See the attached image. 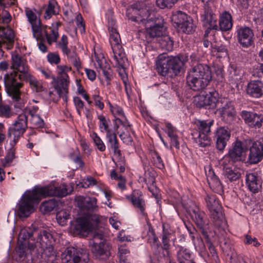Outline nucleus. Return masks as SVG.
Here are the masks:
<instances>
[{"label": "nucleus", "mask_w": 263, "mask_h": 263, "mask_svg": "<svg viewBox=\"0 0 263 263\" xmlns=\"http://www.w3.org/2000/svg\"><path fill=\"white\" fill-rule=\"evenodd\" d=\"M179 28L184 32L190 33L195 30V26L193 23L192 20L189 16Z\"/></svg>", "instance_id": "50"}, {"label": "nucleus", "mask_w": 263, "mask_h": 263, "mask_svg": "<svg viewBox=\"0 0 263 263\" xmlns=\"http://www.w3.org/2000/svg\"><path fill=\"white\" fill-rule=\"evenodd\" d=\"M231 136L230 130L224 127L218 128L216 132V148L220 151H222Z\"/></svg>", "instance_id": "29"}, {"label": "nucleus", "mask_w": 263, "mask_h": 263, "mask_svg": "<svg viewBox=\"0 0 263 263\" xmlns=\"http://www.w3.org/2000/svg\"><path fill=\"white\" fill-rule=\"evenodd\" d=\"M54 88L59 97H62L65 101L68 93L70 83L69 78L57 77L53 78Z\"/></svg>", "instance_id": "28"}, {"label": "nucleus", "mask_w": 263, "mask_h": 263, "mask_svg": "<svg viewBox=\"0 0 263 263\" xmlns=\"http://www.w3.org/2000/svg\"><path fill=\"white\" fill-rule=\"evenodd\" d=\"M58 72L57 77L69 78L67 72L71 70V67L67 65L57 66Z\"/></svg>", "instance_id": "57"}, {"label": "nucleus", "mask_w": 263, "mask_h": 263, "mask_svg": "<svg viewBox=\"0 0 263 263\" xmlns=\"http://www.w3.org/2000/svg\"><path fill=\"white\" fill-rule=\"evenodd\" d=\"M128 11H129L128 13L131 12L132 13L130 19L133 21L145 24H149L150 22L152 21V17H151V14L146 7L137 9L134 6Z\"/></svg>", "instance_id": "21"}, {"label": "nucleus", "mask_w": 263, "mask_h": 263, "mask_svg": "<svg viewBox=\"0 0 263 263\" xmlns=\"http://www.w3.org/2000/svg\"><path fill=\"white\" fill-rule=\"evenodd\" d=\"M187 57L179 54L176 56H168L166 54H161L157 57L156 69L159 74L165 77L170 73L177 75L183 70Z\"/></svg>", "instance_id": "1"}, {"label": "nucleus", "mask_w": 263, "mask_h": 263, "mask_svg": "<svg viewBox=\"0 0 263 263\" xmlns=\"http://www.w3.org/2000/svg\"><path fill=\"white\" fill-rule=\"evenodd\" d=\"M160 46L163 49L171 51L173 48L174 42L169 36L165 35L159 39Z\"/></svg>", "instance_id": "45"}, {"label": "nucleus", "mask_w": 263, "mask_h": 263, "mask_svg": "<svg viewBox=\"0 0 263 263\" xmlns=\"http://www.w3.org/2000/svg\"><path fill=\"white\" fill-rule=\"evenodd\" d=\"M19 74L15 71H11L5 74L4 81L5 87L8 95L11 97L14 101L16 102L21 100L20 89L23 86L24 79L18 77Z\"/></svg>", "instance_id": "6"}, {"label": "nucleus", "mask_w": 263, "mask_h": 263, "mask_svg": "<svg viewBox=\"0 0 263 263\" xmlns=\"http://www.w3.org/2000/svg\"><path fill=\"white\" fill-rule=\"evenodd\" d=\"M57 205V201L54 199H52L44 201L42 203L40 209L41 211L45 214L51 212Z\"/></svg>", "instance_id": "47"}, {"label": "nucleus", "mask_w": 263, "mask_h": 263, "mask_svg": "<svg viewBox=\"0 0 263 263\" xmlns=\"http://www.w3.org/2000/svg\"><path fill=\"white\" fill-rule=\"evenodd\" d=\"M228 160L226 159L221 162L223 175L231 182L236 181L240 177L241 173L238 168L234 166V163L229 162Z\"/></svg>", "instance_id": "26"}, {"label": "nucleus", "mask_w": 263, "mask_h": 263, "mask_svg": "<svg viewBox=\"0 0 263 263\" xmlns=\"http://www.w3.org/2000/svg\"><path fill=\"white\" fill-rule=\"evenodd\" d=\"M43 251L40 254L36 250V254L33 253V256L31 257L32 263H42L45 261L47 263H53L56 259V252L53 249V245L47 248H41Z\"/></svg>", "instance_id": "18"}, {"label": "nucleus", "mask_w": 263, "mask_h": 263, "mask_svg": "<svg viewBox=\"0 0 263 263\" xmlns=\"http://www.w3.org/2000/svg\"><path fill=\"white\" fill-rule=\"evenodd\" d=\"M194 101L197 107H204L208 108V102L206 98V95H201L197 96Z\"/></svg>", "instance_id": "54"}, {"label": "nucleus", "mask_w": 263, "mask_h": 263, "mask_svg": "<svg viewBox=\"0 0 263 263\" xmlns=\"http://www.w3.org/2000/svg\"><path fill=\"white\" fill-rule=\"evenodd\" d=\"M212 53L213 55L219 58L226 57L228 55L227 49L226 46L222 45L212 47Z\"/></svg>", "instance_id": "48"}, {"label": "nucleus", "mask_w": 263, "mask_h": 263, "mask_svg": "<svg viewBox=\"0 0 263 263\" xmlns=\"http://www.w3.org/2000/svg\"><path fill=\"white\" fill-rule=\"evenodd\" d=\"M91 137L92 138L95 145L97 146L98 149L101 152H104L105 150V145L104 144L103 141L98 136L97 133H93L91 135Z\"/></svg>", "instance_id": "55"}, {"label": "nucleus", "mask_w": 263, "mask_h": 263, "mask_svg": "<svg viewBox=\"0 0 263 263\" xmlns=\"http://www.w3.org/2000/svg\"><path fill=\"white\" fill-rule=\"evenodd\" d=\"M66 54L77 69H79L81 67L80 59L74 51L71 52L70 50L69 52Z\"/></svg>", "instance_id": "53"}, {"label": "nucleus", "mask_w": 263, "mask_h": 263, "mask_svg": "<svg viewBox=\"0 0 263 263\" xmlns=\"http://www.w3.org/2000/svg\"><path fill=\"white\" fill-rule=\"evenodd\" d=\"M30 122L35 127H41L44 125L43 120L38 115H32V118L30 119Z\"/></svg>", "instance_id": "60"}, {"label": "nucleus", "mask_w": 263, "mask_h": 263, "mask_svg": "<svg viewBox=\"0 0 263 263\" xmlns=\"http://www.w3.org/2000/svg\"><path fill=\"white\" fill-rule=\"evenodd\" d=\"M119 136L123 142L127 145H132L133 140L131 136L126 134L124 132L120 134Z\"/></svg>", "instance_id": "64"}, {"label": "nucleus", "mask_w": 263, "mask_h": 263, "mask_svg": "<svg viewBox=\"0 0 263 263\" xmlns=\"http://www.w3.org/2000/svg\"><path fill=\"white\" fill-rule=\"evenodd\" d=\"M152 161L154 165L159 169H163L164 167L163 161L157 152L152 153Z\"/></svg>", "instance_id": "56"}, {"label": "nucleus", "mask_w": 263, "mask_h": 263, "mask_svg": "<svg viewBox=\"0 0 263 263\" xmlns=\"http://www.w3.org/2000/svg\"><path fill=\"white\" fill-rule=\"evenodd\" d=\"M63 263H88L89 255L82 249L68 247L61 254Z\"/></svg>", "instance_id": "10"}, {"label": "nucleus", "mask_w": 263, "mask_h": 263, "mask_svg": "<svg viewBox=\"0 0 263 263\" xmlns=\"http://www.w3.org/2000/svg\"><path fill=\"white\" fill-rule=\"evenodd\" d=\"M99 120V127L102 132H103V129L109 126L110 123L109 120L106 119L105 117L102 115L98 116Z\"/></svg>", "instance_id": "62"}, {"label": "nucleus", "mask_w": 263, "mask_h": 263, "mask_svg": "<svg viewBox=\"0 0 263 263\" xmlns=\"http://www.w3.org/2000/svg\"><path fill=\"white\" fill-rule=\"evenodd\" d=\"M213 123V120H199L197 122L199 135L195 138V141L200 147H205L210 145L211 138L209 134L211 132V127Z\"/></svg>", "instance_id": "12"}, {"label": "nucleus", "mask_w": 263, "mask_h": 263, "mask_svg": "<svg viewBox=\"0 0 263 263\" xmlns=\"http://www.w3.org/2000/svg\"><path fill=\"white\" fill-rule=\"evenodd\" d=\"M37 234V229L33 227H26L22 229L18 235V240H35V237Z\"/></svg>", "instance_id": "39"}, {"label": "nucleus", "mask_w": 263, "mask_h": 263, "mask_svg": "<svg viewBox=\"0 0 263 263\" xmlns=\"http://www.w3.org/2000/svg\"><path fill=\"white\" fill-rule=\"evenodd\" d=\"M24 81L28 82L32 88L36 92H40L43 90V86L41 83L38 81L31 73L26 78H24Z\"/></svg>", "instance_id": "46"}, {"label": "nucleus", "mask_w": 263, "mask_h": 263, "mask_svg": "<svg viewBox=\"0 0 263 263\" xmlns=\"http://www.w3.org/2000/svg\"><path fill=\"white\" fill-rule=\"evenodd\" d=\"M246 151V148L245 146V140L243 141L237 140L233 145L232 147L229 149V153L222 159V160L228 159V161L232 163H235L240 161L242 160V154Z\"/></svg>", "instance_id": "17"}, {"label": "nucleus", "mask_w": 263, "mask_h": 263, "mask_svg": "<svg viewBox=\"0 0 263 263\" xmlns=\"http://www.w3.org/2000/svg\"><path fill=\"white\" fill-rule=\"evenodd\" d=\"M204 4L203 13L201 14V21L203 25L210 29L218 30L216 15L212 12L208 5Z\"/></svg>", "instance_id": "27"}, {"label": "nucleus", "mask_w": 263, "mask_h": 263, "mask_svg": "<svg viewBox=\"0 0 263 263\" xmlns=\"http://www.w3.org/2000/svg\"><path fill=\"white\" fill-rule=\"evenodd\" d=\"M45 35L46 36L47 43L51 45L53 42H56L59 37L58 29L57 27H54V25L52 24L51 27H48L46 25H41V30L39 33L33 34L37 40Z\"/></svg>", "instance_id": "24"}, {"label": "nucleus", "mask_w": 263, "mask_h": 263, "mask_svg": "<svg viewBox=\"0 0 263 263\" xmlns=\"http://www.w3.org/2000/svg\"><path fill=\"white\" fill-rule=\"evenodd\" d=\"M217 108L222 119L227 123H231L234 120L236 116L234 106L227 99L220 98Z\"/></svg>", "instance_id": "16"}, {"label": "nucleus", "mask_w": 263, "mask_h": 263, "mask_svg": "<svg viewBox=\"0 0 263 263\" xmlns=\"http://www.w3.org/2000/svg\"><path fill=\"white\" fill-rule=\"evenodd\" d=\"M42 11L44 12V18L48 20L59 13L60 7L56 0H49L47 4L43 6Z\"/></svg>", "instance_id": "33"}, {"label": "nucleus", "mask_w": 263, "mask_h": 263, "mask_svg": "<svg viewBox=\"0 0 263 263\" xmlns=\"http://www.w3.org/2000/svg\"><path fill=\"white\" fill-rule=\"evenodd\" d=\"M238 43L243 47L251 46L254 43L253 30L247 26H238L236 31Z\"/></svg>", "instance_id": "19"}, {"label": "nucleus", "mask_w": 263, "mask_h": 263, "mask_svg": "<svg viewBox=\"0 0 263 263\" xmlns=\"http://www.w3.org/2000/svg\"><path fill=\"white\" fill-rule=\"evenodd\" d=\"M246 92L253 98H260L263 95V83L260 80L251 81L247 85Z\"/></svg>", "instance_id": "32"}, {"label": "nucleus", "mask_w": 263, "mask_h": 263, "mask_svg": "<svg viewBox=\"0 0 263 263\" xmlns=\"http://www.w3.org/2000/svg\"><path fill=\"white\" fill-rule=\"evenodd\" d=\"M211 219L215 228L224 229L226 221L223 217L221 206L215 195H208L205 198Z\"/></svg>", "instance_id": "5"}, {"label": "nucleus", "mask_w": 263, "mask_h": 263, "mask_svg": "<svg viewBox=\"0 0 263 263\" xmlns=\"http://www.w3.org/2000/svg\"><path fill=\"white\" fill-rule=\"evenodd\" d=\"M47 58L48 61L51 64H58L61 60L59 54L54 53H49Z\"/></svg>", "instance_id": "61"}, {"label": "nucleus", "mask_w": 263, "mask_h": 263, "mask_svg": "<svg viewBox=\"0 0 263 263\" xmlns=\"http://www.w3.org/2000/svg\"><path fill=\"white\" fill-rule=\"evenodd\" d=\"M188 17L185 13L178 11L173 14L172 21L176 24L177 27L179 28Z\"/></svg>", "instance_id": "44"}, {"label": "nucleus", "mask_w": 263, "mask_h": 263, "mask_svg": "<svg viewBox=\"0 0 263 263\" xmlns=\"http://www.w3.org/2000/svg\"><path fill=\"white\" fill-rule=\"evenodd\" d=\"M38 189L35 188L31 192L26 193L20 201L17 214L21 217H27L34 211V204H37L42 199L38 193Z\"/></svg>", "instance_id": "7"}, {"label": "nucleus", "mask_w": 263, "mask_h": 263, "mask_svg": "<svg viewBox=\"0 0 263 263\" xmlns=\"http://www.w3.org/2000/svg\"><path fill=\"white\" fill-rule=\"evenodd\" d=\"M76 201L78 206L84 214L94 211L97 208V199L95 197L79 196L76 197Z\"/></svg>", "instance_id": "25"}, {"label": "nucleus", "mask_w": 263, "mask_h": 263, "mask_svg": "<svg viewBox=\"0 0 263 263\" xmlns=\"http://www.w3.org/2000/svg\"><path fill=\"white\" fill-rule=\"evenodd\" d=\"M4 34L7 42V46L8 49H11L12 48L14 45V32L13 31L9 28L5 29Z\"/></svg>", "instance_id": "49"}, {"label": "nucleus", "mask_w": 263, "mask_h": 263, "mask_svg": "<svg viewBox=\"0 0 263 263\" xmlns=\"http://www.w3.org/2000/svg\"><path fill=\"white\" fill-rule=\"evenodd\" d=\"M210 67L206 64H198L192 68L186 76V84L194 91L205 88L212 79Z\"/></svg>", "instance_id": "2"}, {"label": "nucleus", "mask_w": 263, "mask_h": 263, "mask_svg": "<svg viewBox=\"0 0 263 263\" xmlns=\"http://www.w3.org/2000/svg\"><path fill=\"white\" fill-rule=\"evenodd\" d=\"M95 63L99 71H102L106 80V86L110 84V81L112 79V71L110 66L106 61L102 54H95Z\"/></svg>", "instance_id": "22"}, {"label": "nucleus", "mask_w": 263, "mask_h": 263, "mask_svg": "<svg viewBox=\"0 0 263 263\" xmlns=\"http://www.w3.org/2000/svg\"><path fill=\"white\" fill-rule=\"evenodd\" d=\"M206 98L207 99L208 108L214 109L218 106V103L220 102V98H219L218 93L216 91L210 92L206 93Z\"/></svg>", "instance_id": "42"}, {"label": "nucleus", "mask_w": 263, "mask_h": 263, "mask_svg": "<svg viewBox=\"0 0 263 263\" xmlns=\"http://www.w3.org/2000/svg\"><path fill=\"white\" fill-rule=\"evenodd\" d=\"M178 0H156V3L158 7L161 9L171 8Z\"/></svg>", "instance_id": "51"}, {"label": "nucleus", "mask_w": 263, "mask_h": 263, "mask_svg": "<svg viewBox=\"0 0 263 263\" xmlns=\"http://www.w3.org/2000/svg\"><path fill=\"white\" fill-rule=\"evenodd\" d=\"M145 27L147 28V33L152 37L160 36L163 31V21L161 22L155 23L154 25L152 26L149 24H146Z\"/></svg>", "instance_id": "41"}, {"label": "nucleus", "mask_w": 263, "mask_h": 263, "mask_svg": "<svg viewBox=\"0 0 263 263\" xmlns=\"http://www.w3.org/2000/svg\"><path fill=\"white\" fill-rule=\"evenodd\" d=\"M107 144L113 151L115 157L119 161L123 162L124 157H122L121 151L119 149V143L118 142L116 134L106 137Z\"/></svg>", "instance_id": "37"}, {"label": "nucleus", "mask_w": 263, "mask_h": 263, "mask_svg": "<svg viewBox=\"0 0 263 263\" xmlns=\"http://www.w3.org/2000/svg\"><path fill=\"white\" fill-rule=\"evenodd\" d=\"M163 234H162V243L163 247L160 248V250H162L163 256L168 257L170 255L168 251L170 245V238L173 234V231L171 229L170 225L167 223H163Z\"/></svg>", "instance_id": "31"}, {"label": "nucleus", "mask_w": 263, "mask_h": 263, "mask_svg": "<svg viewBox=\"0 0 263 263\" xmlns=\"http://www.w3.org/2000/svg\"><path fill=\"white\" fill-rule=\"evenodd\" d=\"M11 69L13 70L12 71L19 74L18 77L20 79L26 78L30 74L26 59L16 52L12 54Z\"/></svg>", "instance_id": "13"}, {"label": "nucleus", "mask_w": 263, "mask_h": 263, "mask_svg": "<svg viewBox=\"0 0 263 263\" xmlns=\"http://www.w3.org/2000/svg\"><path fill=\"white\" fill-rule=\"evenodd\" d=\"M37 192L40 194L42 198L48 196L64 197L68 194V190L64 185L57 187L53 185H48L37 187Z\"/></svg>", "instance_id": "23"}, {"label": "nucleus", "mask_w": 263, "mask_h": 263, "mask_svg": "<svg viewBox=\"0 0 263 263\" xmlns=\"http://www.w3.org/2000/svg\"><path fill=\"white\" fill-rule=\"evenodd\" d=\"M177 260L178 263H194L192 259V254L190 251L181 246L178 247Z\"/></svg>", "instance_id": "40"}, {"label": "nucleus", "mask_w": 263, "mask_h": 263, "mask_svg": "<svg viewBox=\"0 0 263 263\" xmlns=\"http://www.w3.org/2000/svg\"><path fill=\"white\" fill-rule=\"evenodd\" d=\"M190 215L193 221L200 230L202 235L206 239L209 250L212 256L214 259L217 258L216 250L212 243L209 241L208 233L210 230V226L205 214L201 211L198 207L195 206L190 210Z\"/></svg>", "instance_id": "3"}, {"label": "nucleus", "mask_w": 263, "mask_h": 263, "mask_svg": "<svg viewBox=\"0 0 263 263\" xmlns=\"http://www.w3.org/2000/svg\"><path fill=\"white\" fill-rule=\"evenodd\" d=\"M25 12L28 22L31 25L33 34L39 33L41 24L40 21L37 19L36 14L29 8H26Z\"/></svg>", "instance_id": "38"}, {"label": "nucleus", "mask_w": 263, "mask_h": 263, "mask_svg": "<svg viewBox=\"0 0 263 263\" xmlns=\"http://www.w3.org/2000/svg\"><path fill=\"white\" fill-rule=\"evenodd\" d=\"M218 29L222 31L231 30L233 27V20L231 14L228 11L223 12L220 15Z\"/></svg>", "instance_id": "36"}, {"label": "nucleus", "mask_w": 263, "mask_h": 263, "mask_svg": "<svg viewBox=\"0 0 263 263\" xmlns=\"http://www.w3.org/2000/svg\"><path fill=\"white\" fill-rule=\"evenodd\" d=\"M246 183L249 190L253 193H258L262 187L261 178L256 173L246 175Z\"/></svg>", "instance_id": "30"}, {"label": "nucleus", "mask_w": 263, "mask_h": 263, "mask_svg": "<svg viewBox=\"0 0 263 263\" xmlns=\"http://www.w3.org/2000/svg\"><path fill=\"white\" fill-rule=\"evenodd\" d=\"M36 240L35 243L29 242V249L32 251V253L36 254L35 248H47L53 245L54 240L51 232L48 230H39L37 229V234H36Z\"/></svg>", "instance_id": "14"}, {"label": "nucleus", "mask_w": 263, "mask_h": 263, "mask_svg": "<svg viewBox=\"0 0 263 263\" xmlns=\"http://www.w3.org/2000/svg\"><path fill=\"white\" fill-rule=\"evenodd\" d=\"M73 102H74V105L76 107L77 112H78L79 115L81 116V110L84 107V102L78 97H76L73 98Z\"/></svg>", "instance_id": "63"}, {"label": "nucleus", "mask_w": 263, "mask_h": 263, "mask_svg": "<svg viewBox=\"0 0 263 263\" xmlns=\"http://www.w3.org/2000/svg\"><path fill=\"white\" fill-rule=\"evenodd\" d=\"M109 42L113 53V58L116 62V65L123 69L124 71V66L127 61L125 53L121 45L120 35L118 30L109 31Z\"/></svg>", "instance_id": "8"}, {"label": "nucleus", "mask_w": 263, "mask_h": 263, "mask_svg": "<svg viewBox=\"0 0 263 263\" xmlns=\"http://www.w3.org/2000/svg\"><path fill=\"white\" fill-rule=\"evenodd\" d=\"M143 179L147 186L153 184H155V178L154 175L151 172H145L144 177Z\"/></svg>", "instance_id": "59"}, {"label": "nucleus", "mask_w": 263, "mask_h": 263, "mask_svg": "<svg viewBox=\"0 0 263 263\" xmlns=\"http://www.w3.org/2000/svg\"><path fill=\"white\" fill-rule=\"evenodd\" d=\"M68 37L66 35H63L60 41L58 43V46L60 48L64 54H68L70 50L68 48Z\"/></svg>", "instance_id": "52"}, {"label": "nucleus", "mask_w": 263, "mask_h": 263, "mask_svg": "<svg viewBox=\"0 0 263 263\" xmlns=\"http://www.w3.org/2000/svg\"><path fill=\"white\" fill-rule=\"evenodd\" d=\"M141 193L138 191H135L133 194L128 198L132 203L134 206L139 209L142 215H145L146 213H145V201L141 197Z\"/></svg>", "instance_id": "35"}, {"label": "nucleus", "mask_w": 263, "mask_h": 263, "mask_svg": "<svg viewBox=\"0 0 263 263\" xmlns=\"http://www.w3.org/2000/svg\"><path fill=\"white\" fill-rule=\"evenodd\" d=\"M0 102V116L9 118L11 114V109L9 105H4Z\"/></svg>", "instance_id": "58"}, {"label": "nucleus", "mask_w": 263, "mask_h": 263, "mask_svg": "<svg viewBox=\"0 0 263 263\" xmlns=\"http://www.w3.org/2000/svg\"><path fill=\"white\" fill-rule=\"evenodd\" d=\"M246 151L249 150L248 160L251 164H256L263 159V138L257 141L245 140Z\"/></svg>", "instance_id": "11"}, {"label": "nucleus", "mask_w": 263, "mask_h": 263, "mask_svg": "<svg viewBox=\"0 0 263 263\" xmlns=\"http://www.w3.org/2000/svg\"><path fill=\"white\" fill-rule=\"evenodd\" d=\"M148 231L147 234V241L149 242L152 247L155 249L159 248V240L158 238L156 237L154 230L153 229L151 224L148 223Z\"/></svg>", "instance_id": "43"}, {"label": "nucleus", "mask_w": 263, "mask_h": 263, "mask_svg": "<svg viewBox=\"0 0 263 263\" xmlns=\"http://www.w3.org/2000/svg\"><path fill=\"white\" fill-rule=\"evenodd\" d=\"M27 117L25 114L18 115L12 126L9 129V137H12L15 140L16 138L22 136L27 128Z\"/></svg>", "instance_id": "15"}, {"label": "nucleus", "mask_w": 263, "mask_h": 263, "mask_svg": "<svg viewBox=\"0 0 263 263\" xmlns=\"http://www.w3.org/2000/svg\"><path fill=\"white\" fill-rule=\"evenodd\" d=\"M103 219L102 216L97 214L88 213L86 216L77 219L75 229L80 234L85 235V233L98 226Z\"/></svg>", "instance_id": "9"}, {"label": "nucleus", "mask_w": 263, "mask_h": 263, "mask_svg": "<svg viewBox=\"0 0 263 263\" xmlns=\"http://www.w3.org/2000/svg\"><path fill=\"white\" fill-rule=\"evenodd\" d=\"M206 178L210 187L215 192L220 193L223 191V186L212 170H210L206 174Z\"/></svg>", "instance_id": "34"}, {"label": "nucleus", "mask_w": 263, "mask_h": 263, "mask_svg": "<svg viewBox=\"0 0 263 263\" xmlns=\"http://www.w3.org/2000/svg\"><path fill=\"white\" fill-rule=\"evenodd\" d=\"M242 119L250 127L259 128L263 124V115L252 111L242 110L240 113Z\"/></svg>", "instance_id": "20"}, {"label": "nucleus", "mask_w": 263, "mask_h": 263, "mask_svg": "<svg viewBox=\"0 0 263 263\" xmlns=\"http://www.w3.org/2000/svg\"><path fill=\"white\" fill-rule=\"evenodd\" d=\"M89 245L92 253L97 259L105 261L111 255V246L104 239V235L101 232L93 233Z\"/></svg>", "instance_id": "4"}]
</instances>
